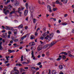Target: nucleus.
Instances as JSON below:
<instances>
[{"mask_svg": "<svg viewBox=\"0 0 74 74\" xmlns=\"http://www.w3.org/2000/svg\"><path fill=\"white\" fill-rule=\"evenodd\" d=\"M64 54L66 56H67V55H68V53L66 52H62L61 53L59 54V58L56 59L57 61H60V60L62 59V56L60 55V54Z\"/></svg>", "mask_w": 74, "mask_h": 74, "instance_id": "f257e3e1", "label": "nucleus"}, {"mask_svg": "<svg viewBox=\"0 0 74 74\" xmlns=\"http://www.w3.org/2000/svg\"><path fill=\"white\" fill-rule=\"evenodd\" d=\"M4 8H5V9L3 8V11L5 14V15H7V14L8 13H10V11H9V10H7V7H6L5 6L4 7Z\"/></svg>", "mask_w": 74, "mask_h": 74, "instance_id": "f03ea898", "label": "nucleus"}, {"mask_svg": "<svg viewBox=\"0 0 74 74\" xmlns=\"http://www.w3.org/2000/svg\"><path fill=\"white\" fill-rule=\"evenodd\" d=\"M29 9L31 12H33V11L34 10V9L33 8V7L31 6H29Z\"/></svg>", "mask_w": 74, "mask_h": 74, "instance_id": "7ed1b4c3", "label": "nucleus"}, {"mask_svg": "<svg viewBox=\"0 0 74 74\" xmlns=\"http://www.w3.org/2000/svg\"><path fill=\"white\" fill-rule=\"evenodd\" d=\"M51 37H49L48 35H47L45 38V40H49V41L51 40Z\"/></svg>", "mask_w": 74, "mask_h": 74, "instance_id": "20e7f679", "label": "nucleus"}, {"mask_svg": "<svg viewBox=\"0 0 74 74\" xmlns=\"http://www.w3.org/2000/svg\"><path fill=\"white\" fill-rule=\"evenodd\" d=\"M56 42H55V41H53L51 43V44L50 45V47H52V46H53V45H54V44H56Z\"/></svg>", "mask_w": 74, "mask_h": 74, "instance_id": "39448f33", "label": "nucleus"}, {"mask_svg": "<svg viewBox=\"0 0 74 74\" xmlns=\"http://www.w3.org/2000/svg\"><path fill=\"white\" fill-rule=\"evenodd\" d=\"M42 49V46L41 45H39L38 47V51H41Z\"/></svg>", "mask_w": 74, "mask_h": 74, "instance_id": "423d86ee", "label": "nucleus"}, {"mask_svg": "<svg viewBox=\"0 0 74 74\" xmlns=\"http://www.w3.org/2000/svg\"><path fill=\"white\" fill-rule=\"evenodd\" d=\"M3 37L5 38H7V33H4L3 34Z\"/></svg>", "mask_w": 74, "mask_h": 74, "instance_id": "0eeeda50", "label": "nucleus"}, {"mask_svg": "<svg viewBox=\"0 0 74 74\" xmlns=\"http://www.w3.org/2000/svg\"><path fill=\"white\" fill-rule=\"evenodd\" d=\"M47 7H48L49 8V12H51L52 11V10H51V6H50V5H48Z\"/></svg>", "mask_w": 74, "mask_h": 74, "instance_id": "6e6552de", "label": "nucleus"}, {"mask_svg": "<svg viewBox=\"0 0 74 74\" xmlns=\"http://www.w3.org/2000/svg\"><path fill=\"white\" fill-rule=\"evenodd\" d=\"M28 12V11L27 10H26L24 12V14L25 16H26L27 15V13Z\"/></svg>", "mask_w": 74, "mask_h": 74, "instance_id": "1a4fd4ad", "label": "nucleus"}, {"mask_svg": "<svg viewBox=\"0 0 74 74\" xmlns=\"http://www.w3.org/2000/svg\"><path fill=\"white\" fill-rule=\"evenodd\" d=\"M20 72H23V71H25V70L23 68H21L20 69Z\"/></svg>", "mask_w": 74, "mask_h": 74, "instance_id": "9d476101", "label": "nucleus"}, {"mask_svg": "<svg viewBox=\"0 0 74 74\" xmlns=\"http://www.w3.org/2000/svg\"><path fill=\"white\" fill-rule=\"evenodd\" d=\"M19 5V3L18 1H16L15 4V6H18V5Z\"/></svg>", "mask_w": 74, "mask_h": 74, "instance_id": "9b49d317", "label": "nucleus"}, {"mask_svg": "<svg viewBox=\"0 0 74 74\" xmlns=\"http://www.w3.org/2000/svg\"><path fill=\"white\" fill-rule=\"evenodd\" d=\"M48 46H49V44H47L46 45H45L44 46L43 48H47L48 47Z\"/></svg>", "mask_w": 74, "mask_h": 74, "instance_id": "f8f14e48", "label": "nucleus"}, {"mask_svg": "<svg viewBox=\"0 0 74 74\" xmlns=\"http://www.w3.org/2000/svg\"><path fill=\"white\" fill-rule=\"evenodd\" d=\"M28 34H27L26 35L24 36H23V37H22L21 38V39L22 40H23V39H24V38H26Z\"/></svg>", "mask_w": 74, "mask_h": 74, "instance_id": "ddd939ff", "label": "nucleus"}, {"mask_svg": "<svg viewBox=\"0 0 74 74\" xmlns=\"http://www.w3.org/2000/svg\"><path fill=\"white\" fill-rule=\"evenodd\" d=\"M59 69L60 70L62 69H63V66L62 65H60L59 66Z\"/></svg>", "mask_w": 74, "mask_h": 74, "instance_id": "4468645a", "label": "nucleus"}, {"mask_svg": "<svg viewBox=\"0 0 74 74\" xmlns=\"http://www.w3.org/2000/svg\"><path fill=\"white\" fill-rule=\"evenodd\" d=\"M10 2V0H7V2H5V4H7Z\"/></svg>", "mask_w": 74, "mask_h": 74, "instance_id": "2eb2a0df", "label": "nucleus"}, {"mask_svg": "<svg viewBox=\"0 0 74 74\" xmlns=\"http://www.w3.org/2000/svg\"><path fill=\"white\" fill-rule=\"evenodd\" d=\"M31 54L32 55V58H33L34 57V51H32Z\"/></svg>", "mask_w": 74, "mask_h": 74, "instance_id": "dca6fc26", "label": "nucleus"}, {"mask_svg": "<svg viewBox=\"0 0 74 74\" xmlns=\"http://www.w3.org/2000/svg\"><path fill=\"white\" fill-rule=\"evenodd\" d=\"M15 13V12L13 11H12L10 12V16H12V14H14V13Z\"/></svg>", "mask_w": 74, "mask_h": 74, "instance_id": "f3484780", "label": "nucleus"}, {"mask_svg": "<svg viewBox=\"0 0 74 74\" xmlns=\"http://www.w3.org/2000/svg\"><path fill=\"white\" fill-rule=\"evenodd\" d=\"M16 66H22V64H21L17 63L16 64Z\"/></svg>", "mask_w": 74, "mask_h": 74, "instance_id": "a211bd4d", "label": "nucleus"}, {"mask_svg": "<svg viewBox=\"0 0 74 74\" xmlns=\"http://www.w3.org/2000/svg\"><path fill=\"white\" fill-rule=\"evenodd\" d=\"M53 11H57L58 10V8H53Z\"/></svg>", "mask_w": 74, "mask_h": 74, "instance_id": "6ab92c4d", "label": "nucleus"}, {"mask_svg": "<svg viewBox=\"0 0 74 74\" xmlns=\"http://www.w3.org/2000/svg\"><path fill=\"white\" fill-rule=\"evenodd\" d=\"M46 33H47L45 32V33H43L42 34V36L44 37H45L46 36Z\"/></svg>", "mask_w": 74, "mask_h": 74, "instance_id": "aec40b11", "label": "nucleus"}, {"mask_svg": "<svg viewBox=\"0 0 74 74\" xmlns=\"http://www.w3.org/2000/svg\"><path fill=\"white\" fill-rule=\"evenodd\" d=\"M69 57H71V58H74V56H73L71 54H69Z\"/></svg>", "mask_w": 74, "mask_h": 74, "instance_id": "412c9836", "label": "nucleus"}, {"mask_svg": "<svg viewBox=\"0 0 74 74\" xmlns=\"http://www.w3.org/2000/svg\"><path fill=\"white\" fill-rule=\"evenodd\" d=\"M25 6L27 9H28V3H27L25 4Z\"/></svg>", "mask_w": 74, "mask_h": 74, "instance_id": "4be33fe9", "label": "nucleus"}, {"mask_svg": "<svg viewBox=\"0 0 74 74\" xmlns=\"http://www.w3.org/2000/svg\"><path fill=\"white\" fill-rule=\"evenodd\" d=\"M23 27V25H21L18 26L19 29H21V28H22Z\"/></svg>", "mask_w": 74, "mask_h": 74, "instance_id": "5701e85b", "label": "nucleus"}, {"mask_svg": "<svg viewBox=\"0 0 74 74\" xmlns=\"http://www.w3.org/2000/svg\"><path fill=\"white\" fill-rule=\"evenodd\" d=\"M21 61H23V56H21Z\"/></svg>", "mask_w": 74, "mask_h": 74, "instance_id": "b1692460", "label": "nucleus"}, {"mask_svg": "<svg viewBox=\"0 0 74 74\" xmlns=\"http://www.w3.org/2000/svg\"><path fill=\"white\" fill-rule=\"evenodd\" d=\"M51 73L52 74H56V71L55 70L53 71Z\"/></svg>", "mask_w": 74, "mask_h": 74, "instance_id": "393cba45", "label": "nucleus"}, {"mask_svg": "<svg viewBox=\"0 0 74 74\" xmlns=\"http://www.w3.org/2000/svg\"><path fill=\"white\" fill-rule=\"evenodd\" d=\"M17 12L19 13V16H21L22 15V12H19V11H17Z\"/></svg>", "mask_w": 74, "mask_h": 74, "instance_id": "a878e982", "label": "nucleus"}, {"mask_svg": "<svg viewBox=\"0 0 74 74\" xmlns=\"http://www.w3.org/2000/svg\"><path fill=\"white\" fill-rule=\"evenodd\" d=\"M5 58L7 60H9L8 59V58H10V56H6Z\"/></svg>", "mask_w": 74, "mask_h": 74, "instance_id": "bb28decb", "label": "nucleus"}, {"mask_svg": "<svg viewBox=\"0 0 74 74\" xmlns=\"http://www.w3.org/2000/svg\"><path fill=\"white\" fill-rule=\"evenodd\" d=\"M63 59H66V56H65V55H63L62 56V57Z\"/></svg>", "mask_w": 74, "mask_h": 74, "instance_id": "cd10ccee", "label": "nucleus"}, {"mask_svg": "<svg viewBox=\"0 0 74 74\" xmlns=\"http://www.w3.org/2000/svg\"><path fill=\"white\" fill-rule=\"evenodd\" d=\"M16 32H17V29H15L14 31V34H16Z\"/></svg>", "mask_w": 74, "mask_h": 74, "instance_id": "c85d7f7f", "label": "nucleus"}, {"mask_svg": "<svg viewBox=\"0 0 74 74\" xmlns=\"http://www.w3.org/2000/svg\"><path fill=\"white\" fill-rule=\"evenodd\" d=\"M67 3V0H64L63 3Z\"/></svg>", "mask_w": 74, "mask_h": 74, "instance_id": "c756f323", "label": "nucleus"}, {"mask_svg": "<svg viewBox=\"0 0 74 74\" xmlns=\"http://www.w3.org/2000/svg\"><path fill=\"white\" fill-rule=\"evenodd\" d=\"M18 39H14V42H18Z\"/></svg>", "mask_w": 74, "mask_h": 74, "instance_id": "7c9ffc66", "label": "nucleus"}, {"mask_svg": "<svg viewBox=\"0 0 74 74\" xmlns=\"http://www.w3.org/2000/svg\"><path fill=\"white\" fill-rule=\"evenodd\" d=\"M9 30H11L12 31H14V28H12V27H11L10 28Z\"/></svg>", "mask_w": 74, "mask_h": 74, "instance_id": "2f4dec72", "label": "nucleus"}, {"mask_svg": "<svg viewBox=\"0 0 74 74\" xmlns=\"http://www.w3.org/2000/svg\"><path fill=\"white\" fill-rule=\"evenodd\" d=\"M60 2H59V0H57L56 1V2L55 3H56V4H59V3Z\"/></svg>", "mask_w": 74, "mask_h": 74, "instance_id": "473e14b6", "label": "nucleus"}, {"mask_svg": "<svg viewBox=\"0 0 74 74\" xmlns=\"http://www.w3.org/2000/svg\"><path fill=\"white\" fill-rule=\"evenodd\" d=\"M34 36L33 35H32V36H31V40H33V38H34Z\"/></svg>", "mask_w": 74, "mask_h": 74, "instance_id": "72a5a7b5", "label": "nucleus"}, {"mask_svg": "<svg viewBox=\"0 0 74 74\" xmlns=\"http://www.w3.org/2000/svg\"><path fill=\"white\" fill-rule=\"evenodd\" d=\"M32 42H30L29 44V47H31V46H32Z\"/></svg>", "mask_w": 74, "mask_h": 74, "instance_id": "f704fd0d", "label": "nucleus"}, {"mask_svg": "<svg viewBox=\"0 0 74 74\" xmlns=\"http://www.w3.org/2000/svg\"><path fill=\"white\" fill-rule=\"evenodd\" d=\"M53 19L54 21H56V19L55 18H51L50 19Z\"/></svg>", "mask_w": 74, "mask_h": 74, "instance_id": "c9c22d12", "label": "nucleus"}, {"mask_svg": "<svg viewBox=\"0 0 74 74\" xmlns=\"http://www.w3.org/2000/svg\"><path fill=\"white\" fill-rule=\"evenodd\" d=\"M56 3H53L52 4H53V7H55V4Z\"/></svg>", "mask_w": 74, "mask_h": 74, "instance_id": "e433bc0d", "label": "nucleus"}, {"mask_svg": "<svg viewBox=\"0 0 74 74\" xmlns=\"http://www.w3.org/2000/svg\"><path fill=\"white\" fill-rule=\"evenodd\" d=\"M12 40L13 41H14V40H15V38L13 36L12 37Z\"/></svg>", "mask_w": 74, "mask_h": 74, "instance_id": "4c0bfd02", "label": "nucleus"}, {"mask_svg": "<svg viewBox=\"0 0 74 74\" xmlns=\"http://www.w3.org/2000/svg\"><path fill=\"white\" fill-rule=\"evenodd\" d=\"M6 29H7V30H10V28L6 26Z\"/></svg>", "mask_w": 74, "mask_h": 74, "instance_id": "58836bf2", "label": "nucleus"}, {"mask_svg": "<svg viewBox=\"0 0 74 74\" xmlns=\"http://www.w3.org/2000/svg\"><path fill=\"white\" fill-rule=\"evenodd\" d=\"M46 53H47V56H49V52H46Z\"/></svg>", "mask_w": 74, "mask_h": 74, "instance_id": "ea45409f", "label": "nucleus"}, {"mask_svg": "<svg viewBox=\"0 0 74 74\" xmlns=\"http://www.w3.org/2000/svg\"><path fill=\"white\" fill-rule=\"evenodd\" d=\"M31 70L33 71V69H36V68L34 67H31Z\"/></svg>", "mask_w": 74, "mask_h": 74, "instance_id": "a19ab883", "label": "nucleus"}, {"mask_svg": "<svg viewBox=\"0 0 74 74\" xmlns=\"http://www.w3.org/2000/svg\"><path fill=\"white\" fill-rule=\"evenodd\" d=\"M21 10H22V9L21 8H19L18 9V10L17 11H19V12L20 11H21Z\"/></svg>", "mask_w": 74, "mask_h": 74, "instance_id": "79ce46f5", "label": "nucleus"}, {"mask_svg": "<svg viewBox=\"0 0 74 74\" xmlns=\"http://www.w3.org/2000/svg\"><path fill=\"white\" fill-rule=\"evenodd\" d=\"M8 51L9 52H10V53H12V50H11L9 49Z\"/></svg>", "mask_w": 74, "mask_h": 74, "instance_id": "37998d69", "label": "nucleus"}, {"mask_svg": "<svg viewBox=\"0 0 74 74\" xmlns=\"http://www.w3.org/2000/svg\"><path fill=\"white\" fill-rule=\"evenodd\" d=\"M1 49H3V47L1 45H0V50H1Z\"/></svg>", "mask_w": 74, "mask_h": 74, "instance_id": "c03bdc74", "label": "nucleus"}, {"mask_svg": "<svg viewBox=\"0 0 74 74\" xmlns=\"http://www.w3.org/2000/svg\"><path fill=\"white\" fill-rule=\"evenodd\" d=\"M41 64V62H39L38 64H37V65H38L39 66H40V65Z\"/></svg>", "mask_w": 74, "mask_h": 74, "instance_id": "a18cd8bd", "label": "nucleus"}, {"mask_svg": "<svg viewBox=\"0 0 74 74\" xmlns=\"http://www.w3.org/2000/svg\"><path fill=\"white\" fill-rule=\"evenodd\" d=\"M31 43H32V45H35V43L34 42H31Z\"/></svg>", "mask_w": 74, "mask_h": 74, "instance_id": "49530a36", "label": "nucleus"}, {"mask_svg": "<svg viewBox=\"0 0 74 74\" xmlns=\"http://www.w3.org/2000/svg\"><path fill=\"white\" fill-rule=\"evenodd\" d=\"M62 25H66L67 23H62Z\"/></svg>", "mask_w": 74, "mask_h": 74, "instance_id": "de8ad7c7", "label": "nucleus"}, {"mask_svg": "<svg viewBox=\"0 0 74 74\" xmlns=\"http://www.w3.org/2000/svg\"><path fill=\"white\" fill-rule=\"evenodd\" d=\"M33 22L34 23H36V18H34L33 20Z\"/></svg>", "mask_w": 74, "mask_h": 74, "instance_id": "09e8293b", "label": "nucleus"}, {"mask_svg": "<svg viewBox=\"0 0 74 74\" xmlns=\"http://www.w3.org/2000/svg\"><path fill=\"white\" fill-rule=\"evenodd\" d=\"M38 2L40 4H41V1L39 0L38 1Z\"/></svg>", "mask_w": 74, "mask_h": 74, "instance_id": "8fccbe9b", "label": "nucleus"}, {"mask_svg": "<svg viewBox=\"0 0 74 74\" xmlns=\"http://www.w3.org/2000/svg\"><path fill=\"white\" fill-rule=\"evenodd\" d=\"M12 33V32H10V31H9L8 32V34H11Z\"/></svg>", "mask_w": 74, "mask_h": 74, "instance_id": "3c124183", "label": "nucleus"}, {"mask_svg": "<svg viewBox=\"0 0 74 74\" xmlns=\"http://www.w3.org/2000/svg\"><path fill=\"white\" fill-rule=\"evenodd\" d=\"M4 32H5V31L4 29L2 31V33H4Z\"/></svg>", "mask_w": 74, "mask_h": 74, "instance_id": "603ef678", "label": "nucleus"}, {"mask_svg": "<svg viewBox=\"0 0 74 74\" xmlns=\"http://www.w3.org/2000/svg\"><path fill=\"white\" fill-rule=\"evenodd\" d=\"M37 34H38V33H37V32H36L35 33V36H37Z\"/></svg>", "mask_w": 74, "mask_h": 74, "instance_id": "864d4df0", "label": "nucleus"}, {"mask_svg": "<svg viewBox=\"0 0 74 74\" xmlns=\"http://www.w3.org/2000/svg\"><path fill=\"white\" fill-rule=\"evenodd\" d=\"M40 39L42 40H44V37L42 36L40 38Z\"/></svg>", "mask_w": 74, "mask_h": 74, "instance_id": "5fc2aeb1", "label": "nucleus"}, {"mask_svg": "<svg viewBox=\"0 0 74 74\" xmlns=\"http://www.w3.org/2000/svg\"><path fill=\"white\" fill-rule=\"evenodd\" d=\"M14 21L15 22H16V23L17 22H18V21L15 20Z\"/></svg>", "mask_w": 74, "mask_h": 74, "instance_id": "6e6d98bb", "label": "nucleus"}, {"mask_svg": "<svg viewBox=\"0 0 74 74\" xmlns=\"http://www.w3.org/2000/svg\"><path fill=\"white\" fill-rule=\"evenodd\" d=\"M56 32L57 33H60V31H59V30H58Z\"/></svg>", "mask_w": 74, "mask_h": 74, "instance_id": "4d7b16f0", "label": "nucleus"}, {"mask_svg": "<svg viewBox=\"0 0 74 74\" xmlns=\"http://www.w3.org/2000/svg\"><path fill=\"white\" fill-rule=\"evenodd\" d=\"M24 69L25 70H27V69H28V67H24Z\"/></svg>", "mask_w": 74, "mask_h": 74, "instance_id": "13d9d810", "label": "nucleus"}, {"mask_svg": "<svg viewBox=\"0 0 74 74\" xmlns=\"http://www.w3.org/2000/svg\"><path fill=\"white\" fill-rule=\"evenodd\" d=\"M40 70V68H37L36 69V70Z\"/></svg>", "mask_w": 74, "mask_h": 74, "instance_id": "bf43d9fd", "label": "nucleus"}, {"mask_svg": "<svg viewBox=\"0 0 74 74\" xmlns=\"http://www.w3.org/2000/svg\"><path fill=\"white\" fill-rule=\"evenodd\" d=\"M49 72L48 73L51 74V70H50V69H49Z\"/></svg>", "mask_w": 74, "mask_h": 74, "instance_id": "052dcab7", "label": "nucleus"}, {"mask_svg": "<svg viewBox=\"0 0 74 74\" xmlns=\"http://www.w3.org/2000/svg\"><path fill=\"white\" fill-rule=\"evenodd\" d=\"M10 65V63H8L6 64V66H9Z\"/></svg>", "mask_w": 74, "mask_h": 74, "instance_id": "680f3d73", "label": "nucleus"}, {"mask_svg": "<svg viewBox=\"0 0 74 74\" xmlns=\"http://www.w3.org/2000/svg\"><path fill=\"white\" fill-rule=\"evenodd\" d=\"M28 28V27H27V26H26L25 27V30H26V29H27Z\"/></svg>", "mask_w": 74, "mask_h": 74, "instance_id": "e2e57ef3", "label": "nucleus"}, {"mask_svg": "<svg viewBox=\"0 0 74 74\" xmlns=\"http://www.w3.org/2000/svg\"><path fill=\"white\" fill-rule=\"evenodd\" d=\"M14 46H15V47L16 46V45H17V44L16 43H14L13 44Z\"/></svg>", "mask_w": 74, "mask_h": 74, "instance_id": "0e129e2a", "label": "nucleus"}, {"mask_svg": "<svg viewBox=\"0 0 74 74\" xmlns=\"http://www.w3.org/2000/svg\"><path fill=\"white\" fill-rule=\"evenodd\" d=\"M64 17H66V16H67V14H66L64 15Z\"/></svg>", "mask_w": 74, "mask_h": 74, "instance_id": "69168bd1", "label": "nucleus"}, {"mask_svg": "<svg viewBox=\"0 0 74 74\" xmlns=\"http://www.w3.org/2000/svg\"><path fill=\"white\" fill-rule=\"evenodd\" d=\"M9 62L8 61H5V64H6V63H7Z\"/></svg>", "mask_w": 74, "mask_h": 74, "instance_id": "338daca9", "label": "nucleus"}, {"mask_svg": "<svg viewBox=\"0 0 74 74\" xmlns=\"http://www.w3.org/2000/svg\"><path fill=\"white\" fill-rule=\"evenodd\" d=\"M8 37L9 38H10V35H9L8 36Z\"/></svg>", "mask_w": 74, "mask_h": 74, "instance_id": "774afa93", "label": "nucleus"}]
</instances>
